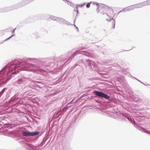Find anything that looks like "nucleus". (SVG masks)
<instances>
[{
	"label": "nucleus",
	"mask_w": 150,
	"mask_h": 150,
	"mask_svg": "<svg viewBox=\"0 0 150 150\" xmlns=\"http://www.w3.org/2000/svg\"><path fill=\"white\" fill-rule=\"evenodd\" d=\"M96 4L97 5V6L98 8H99V5L98 4Z\"/></svg>",
	"instance_id": "7"
},
{
	"label": "nucleus",
	"mask_w": 150,
	"mask_h": 150,
	"mask_svg": "<svg viewBox=\"0 0 150 150\" xmlns=\"http://www.w3.org/2000/svg\"><path fill=\"white\" fill-rule=\"evenodd\" d=\"M100 12L103 15L106 14L108 17L111 18H113L114 15L113 10L112 8L107 6L102 8L100 9Z\"/></svg>",
	"instance_id": "1"
},
{
	"label": "nucleus",
	"mask_w": 150,
	"mask_h": 150,
	"mask_svg": "<svg viewBox=\"0 0 150 150\" xmlns=\"http://www.w3.org/2000/svg\"><path fill=\"white\" fill-rule=\"evenodd\" d=\"M85 4H86L85 3L84 4L81 5V6L82 7L83 6V5H85Z\"/></svg>",
	"instance_id": "8"
},
{
	"label": "nucleus",
	"mask_w": 150,
	"mask_h": 150,
	"mask_svg": "<svg viewBox=\"0 0 150 150\" xmlns=\"http://www.w3.org/2000/svg\"><path fill=\"white\" fill-rule=\"evenodd\" d=\"M11 37H12V36H11L10 37H9L8 38V39H7V40H8V39H9Z\"/></svg>",
	"instance_id": "9"
},
{
	"label": "nucleus",
	"mask_w": 150,
	"mask_h": 150,
	"mask_svg": "<svg viewBox=\"0 0 150 150\" xmlns=\"http://www.w3.org/2000/svg\"><path fill=\"white\" fill-rule=\"evenodd\" d=\"M108 26L110 29H113L115 26V21L113 19H112L108 23Z\"/></svg>",
	"instance_id": "5"
},
{
	"label": "nucleus",
	"mask_w": 150,
	"mask_h": 150,
	"mask_svg": "<svg viewBox=\"0 0 150 150\" xmlns=\"http://www.w3.org/2000/svg\"><path fill=\"white\" fill-rule=\"evenodd\" d=\"M150 5V0H147L142 3L137 4L134 5V8H139L144 6Z\"/></svg>",
	"instance_id": "2"
},
{
	"label": "nucleus",
	"mask_w": 150,
	"mask_h": 150,
	"mask_svg": "<svg viewBox=\"0 0 150 150\" xmlns=\"http://www.w3.org/2000/svg\"><path fill=\"white\" fill-rule=\"evenodd\" d=\"M94 94L96 96L101 97L102 98H105L108 99L109 96L107 94L102 93L101 92H98L97 91H94Z\"/></svg>",
	"instance_id": "4"
},
{
	"label": "nucleus",
	"mask_w": 150,
	"mask_h": 150,
	"mask_svg": "<svg viewBox=\"0 0 150 150\" xmlns=\"http://www.w3.org/2000/svg\"><path fill=\"white\" fill-rule=\"evenodd\" d=\"M38 134L39 132H31L24 131H23L22 133V135L24 136H34L38 135Z\"/></svg>",
	"instance_id": "3"
},
{
	"label": "nucleus",
	"mask_w": 150,
	"mask_h": 150,
	"mask_svg": "<svg viewBox=\"0 0 150 150\" xmlns=\"http://www.w3.org/2000/svg\"><path fill=\"white\" fill-rule=\"evenodd\" d=\"M91 2L87 4L86 6L87 8H89L90 7V4H91Z\"/></svg>",
	"instance_id": "6"
}]
</instances>
